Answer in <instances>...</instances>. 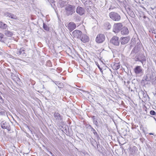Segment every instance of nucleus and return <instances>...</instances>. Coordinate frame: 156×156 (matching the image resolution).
Instances as JSON below:
<instances>
[{
	"mask_svg": "<svg viewBox=\"0 0 156 156\" xmlns=\"http://www.w3.org/2000/svg\"><path fill=\"white\" fill-rule=\"evenodd\" d=\"M76 8L73 5L68 4L65 7L64 13L67 16L72 15L75 13Z\"/></svg>",
	"mask_w": 156,
	"mask_h": 156,
	"instance_id": "obj_1",
	"label": "nucleus"
},
{
	"mask_svg": "<svg viewBox=\"0 0 156 156\" xmlns=\"http://www.w3.org/2000/svg\"><path fill=\"white\" fill-rule=\"evenodd\" d=\"M109 16L112 20L115 21H119L121 19L120 15L118 13L115 12H110Z\"/></svg>",
	"mask_w": 156,
	"mask_h": 156,
	"instance_id": "obj_2",
	"label": "nucleus"
},
{
	"mask_svg": "<svg viewBox=\"0 0 156 156\" xmlns=\"http://www.w3.org/2000/svg\"><path fill=\"white\" fill-rule=\"evenodd\" d=\"M122 25L121 23H115L113 26V31L115 33H117L121 30L122 28Z\"/></svg>",
	"mask_w": 156,
	"mask_h": 156,
	"instance_id": "obj_3",
	"label": "nucleus"
},
{
	"mask_svg": "<svg viewBox=\"0 0 156 156\" xmlns=\"http://www.w3.org/2000/svg\"><path fill=\"white\" fill-rule=\"evenodd\" d=\"M142 45L140 44V42H137V45H136L132 51L131 53V55L132 57H134L135 54L137 53L142 48Z\"/></svg>",
	"mask_w": 156,
	"mask_h": 156,
	"instance_id": "obj_4",
	"label": "nucleus"
},
{
	"mask_svg": "<svg viewBox=\"0 0 156 156\" xmlns=\"http://www.w3.org/2000/svg\"><path fill=\"white\" fill-rule=\"evenodd\" d=\"M105 36L102 34H100L97 35L96 38V41L98 43H102L105 41Z\"/></svg>",
	"mask_w": 156,
	"mask_h": 156,
	"instance_id": "obj_5",
	"label": "nucleus"
},
{
	"mask_svg": "<svg viewBox=\"0 0 156 156\" xmlns=\"http://www.w3.org/2000/svg\"><path fill=\"white\" fill-rule=\"evenodd\" d=\"M110 42L111 43L115 46H118L120 44L119 38L116 36H114L110 40Z\"/></svg>",
	"mask_w": 156,
	"mask_h": 156,
	"instance_id": "obj_6",
	"label": "nucleus"
},
{
	"mask_svg": "<svg viewBox=\"0 0 156 156\" xmlns=\"http://www.w3.org/2000/svg\"><path fill=\"white\" fill-rule=\"evenodd\" d=\"M16 53L18 56L21 55L22 57H25L26 56V54L25 53V50L23 48H21L19 49H17Z\"/></svg>",
	"mask_w": 156,
	"mask_h": 156,
	"instance_id": "obj_7",
	"label": "nucleus"
},
{
	"mask_svg": "<svg viewBox=\"0 0 156 156\" xmlns=\"http://www.w3.org/2000/svg\"><path fill=\"white\" fill-rule=\"evenodd\" d=\"M1 127L3 129H6L8 131L11 130L10 126L8 122L3 121L1 124Z\"/></svg>",
	"mask_w": 156,
	"mask_h": 156,
	"instance_id": "obj_8",
	"label": "nucleus"
},
{
	"mask_svg": "<svg viewBox=\"0 0 156 156\" xmlns=\"http://www.w3.org/2000/svg\"><path fill=\"white\" fill-rule=\"evenodd\" d=\"M82 32L80 30H75L72 32L73 36L75 38L80 39L82 34Z\"/></svg>",
	"mask_w": 156,
	"mask_h": 156,
	"instance_id": "obj_9",
	"label": "nucleus"
},
{
	"mask_svg": "<svg viewBox=\"0 0 156 156\" xmlns=\"http://www.w3.org/2000/svg\"><path fill=\"white\" fill-rule=\"evenodd\" d=\"M76 25L73 22H70L67 25V27L69 30L71 32L72 31L76 28Z\"/></svg>",
	"mask_w": 156,
	"mask_h": 156,
	"instance_id": "obj_10",
	"label": "nucleus"
},
{
	"mask_svg": "<svg viewBox=\"0 0 156 156\" xmlns=\"http://www.w3.org/2000/svg\"><path fill=\"white\" fill-rule=\"evenodd\" d=\"M76 12L80 15H83L85 12L84 9L80 6H78L76 9Z\"/></svg>",
	"mask_w": 156,
	"mask_h": 156,
	"instance_id": "obj_11",
	"label": "nucleus"
},
{
	"mask_svg": "<svg viewBox=\"0 0 156 156\" xmlns=\"http://www.w3.org/2000/svg\"><path fill=\"white\" fill-rule=\"evenodd\" d=\"M80 39L83 43H86L88 41L89 39L88 37L85 34H82Z\"/></svg>",
	"mask_w": 156,
	"mask_h": 156,
	"instance_id": "obj_12",
	"label": "nucleus"
},
{
	"mask_svg": "<svg viewBox=\"0 0 156 156\" xmlns=\"http://www.w3.org/2000/svg\"><path fill=\"white\" fill-rule=\"evenodd\" d=\"M121 43L122 44H125L129 41L130 38L129 37H122L121 38Z\"/></svg>",
	"mask_w": 156,
	"mask_h": 156,
	"instance_id": "obj_13",
	"label": "nucleus"
},
{
	"mask_svg": "<svg viewBox=\"0 0 156 156\" xmlns=\"http://www.w3.org/2000/svg\"><path fill=\"white\" fill-rule=\"evenodd\" d=\"M54 117L56 120L58 121H60L62 119V117L58 112H55L54 114Z\"/></svg>",
	"mask_w": 156,
	"mask_h": 156,
	"instance_id": "obj_14",
	"label": "nucleus"
},
{
	"mask_svg": "<svg viewBox=\"0 0 156 156\" xmlns=\"http://www.w3.org/2000/svg\"><path fill=\"white\" fill-rule=\"evenodd\" d=\"M154 73L151 70L149 72V74L147 75V81H151L155 76Z\"/></svg>",
	"mask_w": 156,
	"mask_h": 156,
	"instance_id": "obj_15",
	"label": "nucleus"
},
{
	"mask_svg": "<svg viewBox=\"0 0 156 156\" xmlns=\"http://www.w3.org/2000/svg\"><path fill=\"white\" fill-rule=\"evenodd\" d=\"M5 15L6 17L11 18V19H17V17L15 15L9 12H5Z\"/></svg>",
	"mask_w": 156,
	"mask_h": 156,
	"instance_id": "obj_16",
	"label": "nucleus"
},
{
	"mask_svg": "<svg viewBox=\"0 0 156 156\" xmlns=\"http://www.w3.org/2000/svg\"><path fill=\"white\" fill-rule=\"evenodd\" d=\"M89 126L91 129V131L93 133L94 136H95V137L97 138L98 140V141L100 139V137L98 134L96 130L92 127L90 125H89Z\"/></svg>",
	"mask_w": 156,
	"mask_h": 156,
	"instance_id": "obj_17",
	"label": "nucleus"
},
{
	"mask_svg": "<svg viewBox=\"0 0 156 156\" xmlns=\"http://www.w3.org/2000/svg\"><path fill=\"white\" fill-rule=\"evenodd\" d=\"M121 31V34L123 35H127L129 33V30L126 27H122Z\"/></svg>",
	"mask_w": 156,
	"mask_h": 156,
	"instance_id": "obj_18",
	"label": "nucleus"
},
{
	"mask_svg": "<svg viewBox=\"0 0 156 156\" xmlns=\"http://www.w3.org/2000/svg\"><path fill=\"white\" fill-rule=\"evenodd\" d=\"M104 26L105 28L108 30H110L112 27L111 24L108 22L105 23L104 24Z\"/></svg>",
	"mask_w": 156,
	"mask_h": 156,
	"instance_id": "obj_19",
	"label": "nucleus"
},
{
	"mask_svg": "<svg viewBox=\"0 0 156 156\" xmlns=\"http://www.w3.org/2000/svg\"><path fill=\"white\" fill-rule=\"evenodd\" d=\"M5 34L8 37H11L13 35V33L10 30L6 29L4 31Z\"/></svg>",
	"mask_w": 156,
	"mask_h": 156,
	"instance_id": "obj_20",
	"label": "nucleus"
},
{
	"mask_svg": "<svg viewBox=\"0 0 156 156\" xmlns=\"http://www.w3.org/2000/svg\"><path fill=\"white\" fill-rule=\"evenodd\" d=\"M95 148L97 149L100 153H103L104 151V148L99 144H97V147Z\"/></svg>",
	"mask_w": 156,
	"mask_h": 156,
	"instance_id": "obj_21",
	"label": "nucleus"
},
{
	"mask_svg": "<svg viewBox=\"0 0 156 156\" xmlns=\"http://www.w3.org/2000/svg\"><path fill=\"white\" fill-rule=\"evenodd\" d=\"M137 147L134 146L130 148L129 151L131 154H134L137 151Z\"/></svg>",
	"mask_w": 156,
	"mask_h": 156,
	"instance_id": "obj_22",
	"label": "nucleus"
},
{
	"mask_svg": "<svg viewBox=\"0 0 156 156\" xmlns=\"http://www.w3.org/2000/svg\"><path fill=\"white\" fill-rule=\"evenodd\" d=\"M72 18L73 20L75 22H78L80 21V17L76 14L73 15Z\"/></svg>",
	"mask_w": 156,
	"mask_h": 156,
	"instance_id": "obj_23",
	"label": "nucleus"
},
{
	"mask_svg": "<svg viewBox=\"0 0 156 156\" xmlns=\"http://www.w3.org/2000/svg\"><path fill=\"white\" fill-rule=\"evenodd\" d=\"M7 27V26L6 24L3 22H0V28L4 29L5 30L6 29Z\"/></svg>",
	"mask_w": 156,
	"mask_h": 156,
	"instance_id": "obj_24",
	"label": "nucleus"
},
{
	"mask_svg": "<svg viewBox=\"0 0 156 156\" xmlns=\"http://www.w3.org/2000/svg\"><path fill=\"white\" fill-rule=\"evenodd\" d=\"M92 119H93V123L96 125L97 126H99L98 123L97 121V117L93 116L92 117Z\"/></svg>",
	"mask_w": 156,
	"mask_h": 156,
	"instance_id": "obj_25",
	"label": "nucleus"
},
{
	"mask_svg": "<svg viewBox=\"0 0 156 156\" xmlns=\"http://www.w3.org/2000/svg\"><path fill=\"white\" fill-rule=\"evenodd\" d=\"M120 66L118 63H115L112 66L113 69L116 70L120 68Z\"/></svg>",
	"mask_w": 156,
	"mask_h": 156,
	"instance_id": "obj_26",
	"label": "nucleus"
},
{
	"mask_svg": "<svg viewBox=\"0 0 156 156\" xmlns=\"http://www.w3.org/2000/svg\"><path fill=\"white\" fill-rule=\"evenodd\" d=\"M134 71L136 74H139L141 72L142 70L140 66H137L135 69Z\"/></svg>",
	"mask_w": 156,
	"mask_h": 156,
	"instance_id": "obj_27",
	"label": "nucleus"
},
{
	"mask_svg": "<svg viewBox=\"0 0 156 156\" xmlns=\"http://www.w3.org/2000/svg\"><path fill=\"white\" fill-rule=\"evenodd\" d=\"M43 27L44 29L47 31H48L49 30V27L48 26L44 23H43Z\"/></svg>",
	"mask_w": 156,
	"mask_h": 156,
	"instance_id": "obj_28",
	"label": "nucleus"
},
{
	"mask_svg": "<svg viewBox=\"0 0 156 156\" xmlns=\"http://www.w3.org/2000/svg\"><path fill=\"white\" fill-rule=\"evenodd\" d=\"M11 76L12 79L14 80L16 79H19V78H18L17 76H15V75L13 73H11Z\"/></svg>",
	"mask_w": 156,
	"mask_h": 156,
	"instance_id": "obj_29",
	"label": "nucleus"
},
{
	"mask_svg": "<svg viewBox=\"0 0 156 156\" xmlns=\"http://www.w3.org/2000/svg\"><path fill=\"white\" fill-rule=\"evenodd\" d=\"M60 7L62 8L66 5V2H61L59 3Z\"/></svg>",
	"mask_w": 156,
	"mask_h": 156,
	"instance_id": "obj_30",
	"label": "nucleus"
},
{
	"mask_svg": "<svg viewBox=\"0 0 156 156\" xmlns=\"http://www.w3.org/2000/svg\"><path fill=\"white\" fill-rule=\"evenodd\" d=\"M91 143L93 146L95 148H96L95 145H97V144H98L96 141L94 140V141H91Z\"/></svg>",
	"mask_w": 156,
	"mask_h": 156,
	"instance_id": "obj_31",
	"label": "nucleus"
},
{
	"mask_svg": "<svg viewBox=\"0 0 156 156\" xmlns=\"http://www.w3.org/2000/svg\"><path fill=\"white\" fill-rule=\"evenodd\" d=\"M128 13L129 15L133 17V16H134V13L132 11H130V10H129V12H128Z\"/></svg>",
	"mask_w": 156,
	"mask_h": 156,
	"instance_id": "obj_32",
	"label": "nucleus"
},
{
	"mask_svg": "<svg viewBox=\"0 0 156 156\" xmlns=\"http://www.w3.org/2000/svg\"><path fill=\"white\" fill-rule=\"evenodd\" d=\"M151 81H152L153 84H156V76H155Z\"/></svg>",
	"mask_w": 156,
	"mask_h": 156,
	"instance_id": "obj_33",
	"label": "nucleus"
},
{
	"mask_svg": "<svg viewBox=\"0 0 156 156\" xmlns=\"http://www.w3.org/2000/svg\"><path fill=\"white\" fill-rule=\"evenodd\" d=\"M150 113L151 115H154L155 114V112L153 110H151L150 111Z\"/></svg>",
	"mask_w": 156,
	"mask_h": 156,
	"instance_id": "obj_34",
	"label": "nucleus"
},
{
	"mask_svg": "<svg viewBox=\"0 0 156 156\" xmlns=\"http://www.w3.org/2000/svg\"><path fill=\"white\" fill-rule=\"evenodd\" d=\"M4 102V100L1 96H0V103H3Z\"/></svg>",
	"mask_w": 156,
	"mask_h": 156,
	"instance_id": "obj_35",
	"label": "nucleus"
},
{
	"mask_svg": "<svg viewBox=\"0 0 156 156\" xmlns=\"http://www.w3.org/2000/svg\"><path fill=\"white\" fill-rule=\"evenodd\" d=\"M4 35L0 33V41L2 40L4 37Z\"/></svg>",
	"mask_w": 156,
	"mask_h": 156,
	"instance_id": "obj_36",
	"label": "nucleus"
},
{
	"mask_svg": "<svg viewBox=\"0 0 156 156\" xmlns=\"http://www.w3.org/2000/svg\"><path fill=\"white\" fill-rule=\"evenodd\" d=\"M140 128H141V129H142V130L144 133L145 135H146L145 130L144 129V128L143 127H140Z\"/></svg>",
	"mask_w": 156,
	"mask_h": 156,
	"instance_id": "obj_37",
	"label": "nucleus"
},
{
	"mask_svg": "<svg viewBox=\"0 0 156 156\" xmlns=\"http://www.w3.org/2000/svg\"><path fill=\"white\" fill-rule=\"evenodd\" d=\"M144 105V110L145 111H146V106L145 105Z\"/></svg>",
	"mask_w": 156,
	"mask_h": 156,
	"instance_id": "obj_38",
	"label": "nucleus"
},
{
	"mask_svg": "<svg viewBox=\"0 0 156 156\" xmlns=\"http://www.w3.org/2000/svg\"><path fill=\"white\" fill-rule=\"evenodd\" d=\"M50 154L52 156H55V155L51 152H49Z\"/></svg>",
	"mask_w": 156,
	"mask_h": 156,
	"instance_id": "obj_39",
	"label": "nucleus"
},
{
	"mask_svg": "<svg viewBox=\"0 0 156 156\" xmlns=\"http://www.w3.org/2000/svg\"><path fill=\"white\" fill-rule=\"evenodd\" d=\"M47 63H48V64H49V65H50V64H51V62H50L49 60L47 62Z\"/></svg>",
	"mask_w": 156,
	"mask_h": 156,
	"instance_id": "obj_40",
	"label": "nucleus"
},
{
	"mask_svg": "<svg viewBox=\"0 0 156 156\" xmlns=\"http://www.w3.org/2000/svg\"><path fill=\"white\" fill-rule=\"evenodd\" d=\"M99 67V69H100V70L101 71V72H102V69H101V68H100L99 67Z\"/></svg>",
	"mask_w": 156,
	"mask_h": 156,
	"instance_id": "obj_41",
	"label": "nucleus"
},
{
	"mask_svg": "<svg viewBox=\"0 0 156 156\" xmlns=\"http://www.w3.org/2000/svg\"><path fill=\"white\" fill-rule=\"evenodd\" d=\"M87 3H86L85 2V3H84V5L85 6H87Z\"/></svg>",
	"mask_w": 156,
	"mask_h": 156,
	"instance_id": "obj_42",
	"label": "nucleus"
},
{
	"mask_svg": "<svg viewBox=\"0 0 156 156\" xmlns=\"http://www.w3.org/2000/svg\"><path fill=\"white\" fill-rule=\"evenodd\" d=\"M99 105H100L101 107H103V106H102V105L101 104H100V103H99Z\"/></svg>",
	"mask_w": 156,
	"mask_h": 156,
	"instance_id": "obj_43",
	"label": "nucleus"
},
{
	"mask_svg": "<svg viewBox=\"0 0 156 156\" xmlns=\"http://www.w3.org/2000/svg\"><path fill=\"white\" fill-rule=\"evenodd\" d=\"M149 135H154V134L153 133H149Z\"/></svg>",
	"mask_w": 156,
	"mask_h": 156,
	"instance_id": "obj_44",
	"label": "nucleus"
},
{
	"mask_svg": "<svg viewBox=\"0 0 156 156\" xmlns=\"http://www.w3.org/2000/svg\"><path fill=\"white\" fill-rule=\"evenodd\" d=\"M143 18H144V19H145L146 18V16H143Z\"/></svg>",
	"mask_w": 156,
	"mask_h": 156,
	"instance_id": "obj_45",
	"label": "nucleus"
},
{
	"mask_svg": "<svg viewBox=\"0 0 156 156\" xmlns=\"http://www.w3.org/2000/svg\"><path fill=\"white\" fill-rule=\"evenodd\" d=\"M144 87H145V88L146 87V86H145V85L143 86V88L144 89Z\"/></svg>",
	"mask_w": 156,
	"mask_h": 156,
	"instance_id": "obj_46",
	"label": "nucleus"
},
{
	"mask_svg": "<svg viewBox=\"0 0 156 156\" xmlns=\"http://www.w3.org/2000/svg\"><path fill=\"white\" fill-rule=\"evenodd\" d=\"M147 97H148V98H149V97L148 95L147 94Z\"/></svg>",
	"mask_w": 156,
	"mask_h": 156,
	"instance_id": "obj_47",
	"label": "nucleus"
},
{
	"mask_svg": "<svg viewBox=\"0 0 156 156\" xmlns=\"http://www.w3.org/2000/svg\"><path fill=\"white\" fill-rule=\"evenodd\" d=\"M30 131L31 133H32V131H31V130H30Z\"/></svg>",
	"mask_w": 156,
	"mask_h": 156,
	"instance_id": "obj_48",
	"label": "nucleus"
},
{
	"mask_svg": "<svg viewBox=\"0 0 156 156\" xmlns=\"http://www.w3.org/2000/svg\"><path fill=\"white\" fill-rule=\"evenodd\" d=\"M151 9L152 10L154 9H153V8H151Z\"/></svg>",
	"mask_w": 156,
	"mask_h": 156,
	"instance_id": "obj_49",
	"label": "nucleus"
},
{
	"mask_svg": "<svg viewBox=\"0 0 156 156\" xmlns=\"http://www.w3.org/2000/svg\"><path fill=\"white\" fill-rule=\"evenodd\" d=\"M147 146L148 147V148L149 147L147 145Z\"/></svg>",
	"mask_w": 156,
	"mask_h": 156,
	"instance_id": "obj_50",
	"label": "nucleus"
},
{
	"mask_svg": "<svg viewBox=\"0 0 156 156\" xmlns=\"http://www.w3.org/2000/svg\"><path fill=\"white\" fill-rule=\"evenodd\" d=\"M155 120H156V119H155Z\"/></svg>",
	"mask_w": 156,
	"mask_h": 156,
	"instance_id": "obj_51",
	"label": "nucleus"
}]
</instances>
